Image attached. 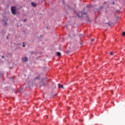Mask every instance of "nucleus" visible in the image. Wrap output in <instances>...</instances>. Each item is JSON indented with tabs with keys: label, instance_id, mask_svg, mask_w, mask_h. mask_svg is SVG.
<instances>
[{
	"label": "nucleus",
	"instance_id": "423d86ee",
	"mask_svg": "<svg viewBox=\"0 0 125 125\" xmlns=\"http://www.w3.org/2000/svg\"><path fill=\"white\" fill-rule=\"evenodd\" d=\"M57 54L58 56H60V55H61V53L58 52H57Z\"/></svg>",
	"mask_w": 125,
	"mask_h": 125
},
{
	"label": "nucleus",
	"instance_id": "412c9836",
	"mask_svg": "<svg viewBox=\"0 0 125 125\" xmlns=\"http://www.w3.org/2000/svg\"><path fill=\"white\" fill-rule=\"evenodd\" d=\"M62 1H64V0H62Z\"/></svg>",
	"mask_w": 125,
	"mask_h": 125
},
{
	"label": "nucleus",
	"instance_id": "f257e3e1",
	"mask_svg": "<svg viewBox=\"0 0 125 125\" xmlns=\"http://www.w3.org/2000/svg\"><path fill=\"white\" fill-rule=\"evenodd\" d=\"M77 15L79 17V18H82V17H83V15H86V13L79 12L77 13Z\"/></svg>",
	"mask_w": 125,
	"mask_h": 125
},
{
	"label": "nucleus",
	"instance_id": "dca6fc26",
	"mask_svg": "<svg viewBox=\"0 0 125 125\" xmlns=\"http://www.w3.org/2000/svg\"><path fill=\"white\" fill-rule=\"evenodd\" d=\"M6 24H7L6 22H5V23H4L5 25H6Z\"/></svg>",
	"mask_w": 125,
	"mask_h": 125
},
{
	"label": "nucleus",
	"instance_id": "2eb2a0df",
	"mask_svg": "<svg viewBox=\"0 0 125 125\" xmlns=\"http://www.w3.org/2000/svg\"><path fill=\"white\" fill-rule=\"evenodd\" d=\"M2 58H4V56H2Z\"/></svg>",
	"mask_w": 125,
	"mask_h": 125
},
{
	"label": "nucleus",
	"instance_id": "4be33fe9",
	"mask_svg": "<svg viewBox=\"0 0 125 125\" xmlns=\"http://www.w3.org/2000/svg\"><path fill=\"white\" fill-rule=\"evenodd\" d=\"M41 37H42V35H41Z\"/></svg>",
	"mask_w": 125,
	"mask_h": 125
},
{
	"label": "nucleus",
	"instance_id": "5701e85b",
	"mask_svg": "<svg viewBox=\"0 0 125 125\" xmlns=\"http://www.w3.org/2000/svg\"><path fill=\"white\" fill-rule=\"evenodd\" d=\"M40 87H41V86H40Z\"/></svg>",
	"mask_w": 125,
	"mask_h": 125
},
{
	"label": "nucleus",
	"instance_id": "f3484780",
	"mask_svg": "<svg viewBox=\"0 0 125 125\" xmlns=\"http://www.w3.org/2000/svg\"><path fill=\"white\" fill-rule=\"evenodd\" d=\"M43 84V85H44V83H43V84Z\"/></svg>",
	"mask_w": 125,
	"mask_h": 125
},
{
	"label": "nucleus",
	"instance_id": "4468645a",
	"mask_svg": "<svg viewBox=\"0 0 125 125\" xmlns=\"http://www.w3.org/2000/svg\"><path fill=\"white\" fill-rule=\"evenodd\" d=\"M113 4H115V2H112Z\"/></svg>",
	"mask_w": 125,
	"mask_h": 125
},
{
	"label": "nucleus",
	"instance_id": "39448f33",
	"mask_svg": "<svg viewBox=\"0 0 125 125\" xmlns=\"http://www.w3.org/2000/svg\"><path fill=\"white\" fill-rule=\"evenodd\" d=\"M58 86L60 88H64L63 84H60V83L58 84Z\"/></svg>",
	"mask_w": 125,
	"mask_h": 125
},
{
	"label": "nucleus",
	"instance_id": "9b49d317",
	"mask_svg": "<svg viewBox=\"0 0 125 125\" xmlns=\"http://www.w3.org/2000/svg\"><path fill=\"white\" fill-rule=\"evenodd\" d=\"M23 44L22 45V46H23V47H25V44H24V42H23Z\"/></svg>",
	"mask_w": 125,
	"mask_h": 125
},
{
	"label": "nucleus",
	"instance_id": "7ed1b4c3",
	"mask_svg": "<svg viewBox=\"0 0 125 125\" xmlns=\"http://www.w3.org/2000/svg\"><path fill=\"white\" fill-rule=\"evenodd\" d=\"M22 61H23L24 62H28V60H29V59H28V57H23L22 58Z\"/></svg>",
	"mask_w": 125,
	"mask_h": 125
},
{
	"label": "nucleus",
	"instance_id": "20e7f679",
	"mask_svg": "<svg viewBox=\"0 0 125 125\" xmlns=\"http://www.w3.org/2000/svg\"><path fill=\"white\" fill-rule=\"evenodd\" d=\"M31 5H32V6H33V7H37V4H36L34 2H31Z\"/></svg>",
	"mask_w": 125,
	"mask_h": 125
},
{
	"label": "nucleus",
	"instance_id": "6e6552de",
	"mask_svg": "<svg viewBox=\"0 0 125 125\" xmlns=\"http://www.w3.org/2000/svg\"><path fill=\"white\" fill-rule=\"evenodd\" d=\"M27 21V19H25L23 20V22H26Z\"/></svg>",
	"mask_w": 125,
	"mask_h": 125
},
{
	"label": "nucleus",
	"instance_id": "f03ea898",
	"mask_svg": "<svg viewBox=\"0 0 125 125\" xmlns=\"http://www.w3.org/2000/svg\"><path fill=\"white\" fill-rule=\"evenodd\" d=\"M11 11L13 14H16V7L12 6L11 7Z\"/></svg>",
	"mask_w": 125,
	"mask_h": 125
},
{
	"label": "nucleus",
	"instance_id": "ddd939ff",
	"mask_svg": "<svg viewBox=\"0 0 125 125\" xmlns=\"http://www.w3.org/2000/svg\"><path fill=\"white\" fill-rule=\"evenodd\" d=\"M94 41V39H91V42H93Z\"/></svg>",
	"mask_w": 125,
	"mask_h": 125
},
{
	"label": "nucleus",
	"instance_id": "aec40b11",
	"mask_svg": "<svg viewBox=\"0 0 125 125\" xmlns=\"http://www.w3.org/2000/svg\"><path fill=\"white\" fill-rule=\"evenodd\" d=\"M48 27H46L47 29H48Z\"/></svg>",
	"mask_w": 125,
	"mask_h": 125
},
{
	"label": "nucleus",
	"instance_id": "0eeeda50",
	"mask_svg": "<svg viewBox=\"0 0 125 125\" xmlns=\"http://www.w3.org/2000/svg\"><path fill=\"white\" fill-rule=\"evenodd\" d=\"M40 79V76L36 77L34 78V80H39Z\"/></svg>",
	"mask_w": 125,
	"mask_h": 125
},
{
	"label": "nucleus",
	"instance_id": "f8f14e48",
	"mask_svg": "<svg viewBox=\"0 0 125 125\" xmlns=\"http://www.w3.org/2000/svg\"><path fill=\"white\" fill-rule=\"evenodd\" d=\"M0 77H2V74L0 73Z\"/></svg>",
	"mask_w": 125,
	"mask_h": 125
},
{
	"label": "nucleus",
	"instance_id": "6ab92c4d",
	"mask_svg": "<svg viewBox=\"0 0 125 125\" xmlns=\"http://www.w3.org/2000/svg\"><path fill=\"white\" fill-rule=\"evenodd\" d=\"M7 39H8V37H7Z\"/></svg>",
	"mask_w": 125,
	"mask_h": 125
},
{
	"label": "nucleus",
	"instance_id": "9d476101",
	"mask_svg": "<svg viewBox=\"0 0 125 125\" xmlns=\"http://www.w3.org/2000/svg\"><path fill=\"white\" fill-rule=\"evenodd\" d=\"M110 55H113L114 54L113 53V52H111L110 53Z\"/></svg>",
	"mask_w": 125,
	"mask_h": 125
},
{
	"label": "nucleus",
	"instance_id": "1a4fd4ad",
	"mask_svg": "<svg viewBox=\"0 0 125 125\" xmlns=\"http://www.w3.org/2000/svg\"><path fill=\"white\" fill-rule=\"evenodd\" d=\"M122 35H123V36H125V31L123 33Z\"/></svg>",
	"mask_w": 125,
	"mask_h": 125
},
{
	"label": "nucleus",
	"instance_id": "a211bd4d",
	"mask_svg": "<svg viewBox=\"0 0 125 125\" xmlns=\"http://www.w3.org/2000/svg\"><path fill=\"white\" fill-rule=\"evenodd\" d=\"M31 54H33V52H31Z\"/></svg>",
	"mask_w": 125,
	"mask_h": 125
}]
</instances>
